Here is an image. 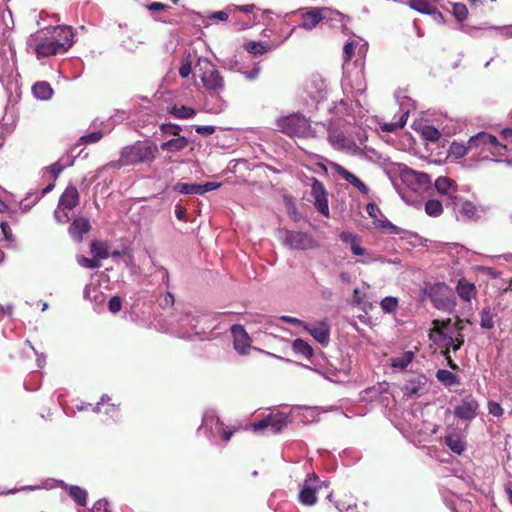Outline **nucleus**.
Returning <instances> with one entry per match:
<instances>
[{
	"mask_svg": "<svg viewBox=\"0 0 512 512\" xmlns=\"http://www.w3.org/2000/svg\"><path fill=\"white\" fill-rule=\"evenodd\" d=\"M189 145V140L184 136H179L163 142L160 149L167 153H178L183 151Z\"/></svg>",
	"mask_w": 512,
	"mask_h": 512,
	"instance_id": "nucleus-21",
	"label": "nucleus"
},
{
	"mask_svg": "<svg viewBox=\"0 0 512 512\" xmlns=\"http://www.w3.org/2000/svg\"><path fill=\"white\" fill-rule=\"evenodd\" d=\"M496 313H493L489 307L483 308L480 312V326L483 329L491 330L494 328V317Z\"/></svg>",
	"mask_w": 512,
	"mask_h": 512,
	"instance_id": "nucleus-31",
	"label": "nucleus"
},
{
	"mask_svg": "<svg viewBox=\"0 0 512 512\" xmlns=\"http://www.w3.org/2000/svg\"><path fill=\"white\" fill-rule=\"evenodd\" d=\"M174 191L185 195H201L200 184L178 182L173 187Z\"/></svg>",
	"mask_w": 512,
	"mask_h": 512,
	"instance_id": "nucleus-30",
	"label": "nucleus"
},
{
	"mask_svg": "<svg viewBox=\"0 0 512 512\" xmlns=\"http://www.w3.org/2000/svg\"><path fill=\"white\" fill-rule=\"evenodd\" d=\"M356 44L357 43L355 41H349L344 45L343 58L345 62H349L352 59L355 52Z\"/></svg>",
	"mask_w": 512,
	"mask_h": 512,
	"instance_id": "nucleus-47",
	"label": "nucleus"
},
{
	"mask_svg": "<svg viewBox=\"0 0 512 512\" xmlns=\"http://www.w3.org/2000/svg\"><path fill=\"white\" fill-rule=\"evenodd\" d=\"M452 320L450 318L445 320L435 319L432 321V328L429 332V338L436 342L434 335H438L440 340L443 342L444 347H449L454 352L458 351L464 344V335L462 332H457L456 336L453 337L448 335L445 330L449 327Z\"/></svg>",
	"mask_w": 512,
	"mask_h": 512,
	"instance_id": "nucleus-5",
	"label": "nucleus"
},
{
	"mask_svg": "<svg viewBox=\"0 0 512 512\" xmlns=\"http://www.w3.org/2000/svg\"><path fill=\"white\" fill-rule=\"evenodd\" d=\"M442 354L444 355L445 359L447 360V363H448L449 367L452 370H458L459 369V366L452 360V358L450 356V349H449V347H444V350H442Z\"/></svg>",
	"mask_w": 512,
	"mask_h": 512,
	"instance_id": "nucleus-59",
	"label": "nucleus"
},
{
	"mask_svg": "<svg viewBox=\"0 0 512 512\" xmlns=\"http://www.w3.org/2000/svg\"><path fill=\"white\" fill-rule=\"evenodd\" d=\"M49 170L53 176L54 179H57L58 176L62 173V171L64 170V165H62L60 162H55L53 163L50 167H49Z\"/></svg>",
	"mask_w": 512,
	"mask_h": 512,
	"instance_id": "nucleus-56",
	"label": "nucleus"
},
{
	"mask_svg": "<svg viewBox=\"0 0 512 512\" xmlns=\"http://www.w3.org/2000/svg\"><path fill=\"white\" fill-rule=\"evenodd\" d=\"M80 203V194L74 185H68L61 194L58 203V209L73 210Z\"/></svg>",
	"mask_w": 512,
	"mask_h": 512,
	"instance_id": "nucleus-16",
	"label": "nucleus"
},
{
	"mask_svg": "<svg viewBox=\"0 0 512 512\" xmlns=\"http://www.w3.org/2000/svg\"><path fill=\"white\" fill-rule=\"evenodd\" d=\"M421 136L427 141L437 142L441 137V133L436 127L425 125L421 128Z\"/></svg>",
	"mask_w": 512,
	"mask_h": 512,
	"instance_id": "nucleus-36",
	"label": "nucleus"
},
{
	"mask_svg": "<svg viewBox=\"0 0 512 512\" xmlns=\"http://www.w3.org/2000/svg\"><path fill=\"white\" fill-rule=\"evenodd\" d=\"M108 506V502L105 499H101L95 502L90 512H110Z\"/></svg>",
	"mask_w": 512,
	"mask_h": 512,
	"instance_id": "nucleus-51",
	"label": "nucleus"
},
{
	"mask_svg": "<svg viewBox=\"0 0 512 512\" xmlns=\"http://www.w3.org/2000/svg\"><path fill=\"white\" fill-rule=\"evenodd\" d=\"M216 425L217 429L222 433V439L225 442H228L236 431V429H226L224 423L219 418L216 419Z\"/></svg>",
	"mask_w": 512,
	"mask_h": 512,
	"instance_id": "nucleus-45",
	"label": "nucleus"
},
{
	"mask_svg": "<svg viewBox=\"0 0 512 512\" xmlns=\"http://www.w3.org/2000/svg\"><path fill=\"white\" fill-rule=\"evenodd\" d=\"M287 423V416L282 412H278L275 414H269L260 421L253 423L252 427L254 431H262L270 428L273 434H277L287 426Z\"/></svg>",
	"mask_w": 512,
	"mask_h": 512,
	"instance_id": "nucleus-12",
	"label": "nucleus"
},
{
	"mask_svg": "<svg viewBox=\"0 0 512 512\" xmlns=\"http://www.w3.org/2000/svg\"><path fill=\"white\" fill-rule=\"evenodd\" d=\"M214 126H196L195 131L202 136H210L215 132Z\"/></svg>",
	"mask_w": 512,
	"mask_h": 512,
	"instance_id": "nucleus-55",
	"label": "nucleus"
},
{
	"mask_svg": "<svg viewBox=\"0 0 512 512\" xmlns=\"http://www.w3.org/2000/svg\"><path fill=\"white\" fill-rule=\"evenodd\" d=\"M470 148L480 149L479 155L489 152L491 155H499L501 147L497 138L487 132H480L469 139Z\"/></svg>",
	"mask_w": 512,
	"mask_h": 512,
	"instance_id": "nucleus-8",
	"label": "nucleus"
},
{
	"mask_svg": "<svg viewBox=\"0 0 512 512\" xmlns=\"http://www.w3.org/2000/svg\"><path fill=\"white\" fill-rule=\"evenodd\" d=\"M192 70L191 62H186L181 65L179 68V74L181 77L186 78L190 75Z\"/></svg>",
	"mask_w": 512,
	"mask_h": 512,
	"instance_id": "nucleus-62",
	"label": "nucleus"
},
{
	"mask_svg": "<svg viewBox=\"0 0 512 512\" xmlns=\"http://www.w3.org/2000/svg\"><path fill=\"white\" fill-rule=\"evenodd\" d=\"M427 382L428 379L425 375H417L406 382L404 392L406 395H418L422 392Z\"/></svg>",
	"mask_w": 512,
	"mask_h": 512,
	"instance_id": "nucleus-20",
	"label": "nucleus"
},
{
	"mask_svg": "<svg viewBox=\"0 0 512 512\" xmlns=\"http://www.w3.org/2000/svg\"><path fill=\"white\" fill-rule=\"evenodd\" d=\"M197 66L203 71L201 81L208 90L219 92L224 87L223 77L207 58H199Z\"/></svg>",
	"mask_w": 512,
	"mask_h": 512,
	"instance_id": "nucleus-7",
	"label": "nucleus"
},
{
	"mask_svg": "<svg viewBox=\"0 0 512 512\" xmlns=\"http://www.w3.org/2000/svg\"><path fill=\"white\" fill-rule=\"evenodd\" d=\"M65 211L66 210L57 208V210H55V212H54V217H55L56 221L60 224H65L70 220L69 215Z\"/></svg>",
	"mask_w": 512,
	"mask_h": 512,
	"instance_id": "nucleus-52",
	"label": "nucleus"
},
{
	"mask_svg": "<svg viewBox=\"0 0 512 512\" xmlns=\"http://www.w3.org/2000/svg\"><path fill=\"white\" fill-rule=\"evenodd\" d=\"M413 358L414 353L412 351H406L402 356L392 358L391 366L400 370H405L412 362Z\"/></svg>",
	"mask_w": 512,
	"mask_h": 512,
	"instance_id": "nucleus-32",
	"label": "nucleus"
},
{
	"mask_svg": "<svg viewBox=\"0 0 512 512\" xmlns=\"http://www.w3.org/2000/svg\"><path fill=\"white\" fill-rule=\"evenodd\" d=\"M29 47L33 50L38 59L62 54L50 36L49 30L42 28L31 34L28 40Z\"/></svg>",
	"mask_w": 512,
	"mask_h": 512,
	"instance_id": "nucleus-4",
	"label": "nucleus"
},
{
	"mask_svg": "<svg viewBox=\"0 0 512 512\" xmlns=\"http://www.w3.org/2000/svg\"><path fill=\"white\" fill-rule=\"evenodd\" d=\"M256 9V6L254 4H247V5H233V10L243 13H253Z\"/></svg>",
	"mask_w": 512,
	"mask_h": 512,
	"instance_id": "nucleus-60",
	"label": "nucleus"
},
{
	"mask_svg": "<svg viewBox=\"0 0 512 512\" xmlns=\"http://www.w3.org/2000/svg\"><path fill=\"white\" fill-rule=\"evenodd\" d=\"M77 262L80 266L88 269H97L101 266L100 262L97 259H90L83 255H79L77 257Z\"/></svg>",
	"mask_w": 512,
	"mask_h": 512,
	"instance_id": "nucleus-43",
	"label": "nucleus"
},
{
	"mask_svg": "<svg viewBox=\"0 0 512 512\" xmlns=\"http://www.w3.org/2000/svg\"><path fill=\"white\" fill-rule=\"evenodd\" d=\"M380 306L386 313H392L398 306V300L395 297L388 296L382 299Z\"/></svg>",
	"mask_w": 512,
	"mask_h": 512,
	"instance_id": "nucleus-42",
	"label": "nucleus"
},
{
	"mask_svg": "<svg viewBox=\"0 0 512 512\" xmlns=\"http://www.w3.org/2000/svg\"><path fill=\"white\" fill-rule=\"evenodd\" d=\"M453 14L458 21H463L466 19L468 14L467 7L462 3H454Z\"/></svg>",
	"mask_w": 512,
	"mask_h": 512,
	"instance_id": "nucleus-44",
	"label": "nucleus"
},
{
	"mask_svg": "<svg viewBox=\"0 0 512 512\" xmlns=\"http://www.w3.org/2000/svg\"><path fill=\"white\" fill-rule=\"evenodd\" d=\"M147 9L151 12H162L169 8L168 5L160 3V2H153L146 6Z\"/></svg>",
	"mask_w": 512,
	"mask_h": 512,
	"instance_id": "nucleus-57",
	"label": "nucleus"
},
{
	"mask_svg": "<svg viewBox=\"0 0 512 512\" xmlns=\"http://www.w3.org/2000/svg\"><path fill=\"white\" fill-rule=\"evenodd\" d=\"M0 228H1V231L5 237L6 240L8 241H11L12 239V232H11V229H10V226L7 222H1L0 223Z\"/></svg>",
	"mask_w": 512,
	"mask_h": 512,
	"instance_id": "nucleus-61",
	"label": "nucleus"
},
{
	"mask_svg": "<svg viewBox=\"0 0 512 512\" xmlns=\"http://www.w3.org/2000/svg\"><path fill=\"white\" fill-rule=\"evenodd\" d=\"M337 509L339 511H344V512H354V509L356 508V505H352V504H347L344 502V501H339L336 505Z\"/></svg>",
	"mask_w": 512,
	"mask_h": 512,
	"instance_id": "nucleus-64",
	"label": "nucleus"
},
{
	"mask_svg": "<svg viewBox=\"0 0 512 512\" xmlns=\"http://www.w3.org/2000/svg\"><path fill=\"white\" fill-rule=\"evenodd\" d=\"M160 131L163 135L166 136H175L179 137L182 131V128L178 124L174 123H163L160 125Z\"/></svg>",
	"mask_w": 512,
	"mask_h": 512,
	"instance_id": "nucleus-41",
	"label": "nucleus"
},
{
	"mask_svg": "<svg viewBox=\"0 0 512 512\" xmlns=\"http://www.w3.org/2000/svg\"><path fill=\"white\" fill-rule=\"evenodd\" d=\"M158 151L159 148L153 141H136L123 147L119 159L109 162L107 167L120 169L142 163L150 164L156 159Z\"/></svg>",
	"mask_w": 512,
	"mask_h": 512,
	"instance_id": "nucleus-1",
	"label": "nucleus"
},
{
	"mask_svg": "<svg viewBox=\"0 0 512 512\" xmlns=\"http://www.w3.org/2000/svg\"><path fill=\"white\" fill-rule=\"evenodd\" d=\"M311 195L314 198L316 210L325 217H329L328 192L324 184L315 177L311 178Z\"/></svg>",
	"mask_w": 512,
	"mask_h": 512,
	"instance_id": "nucleus-11",
	"label": "nucleus"
},
{
	"mask_svg": "<svg viewBox=\"0 0 512 512\" xmlns=\"http://www.w3.org/2000/svg\"><path fill=\"white\" fill-rule=\"evenodd\" d=\"M50 36L62 53L67 52L74 43V32L70 26H48Z\"/></svg>",
	"mask_w": 512,
	"mask_h": 512,
	"instance_id": "nucleus-10",
	"label": "nucleus"
},
{
	"mask_svg": "<svg viewBox=\"0 0 512 512\" xmlns=\"http://www.w3.org/2000/svg\"><path fill=\"white\" fill-rule=\"evenodd\" d=\"M455 291L459 298L465 303H470L476 298L478 293L475 284L468 281L466 278H460L458 280Z\"/></svg>",
	"mask_w": 512,
	"mask_h": 512,
	"instance_id": "nucleus-17",
	"label": "nucleus"
},
{
	"mask_svg": "<svg viewBox=\"0 0 512 512\" xmlns=\"http://www.w3.org/2000/svg\"><path fill=\"white\" fill-rule=\"evenodd\" d=\"M488 410H489L490 414H492L493 416H496V417H500L504 413V410L501 407V405L494 401H490L488 403Z\"/></svg>",
	"mask_w": 512,
	"mask_h": 512,
	"instance_id": "nucleus-50",
	"label": "nucleus"
},
{
	"mask_svg": "<svg viewBox=\"0 0 512 512\" xmlns=\"http://www.w3.org/2000/svg\"><path fill=\"white\" fill-rule=\"evenodd\" d=\"M377 226L388 230L392 234H399L401 232V229L399 227H397L396 225H394L392 222H390L387 219L378 220Z\"/></svg>",
	"mask_w": 512,
	"mask_h": 512,
	"instance_id": "nucleus-48",
	"label": "nucleus"
},
{
	"mask_svg": "<svg viewBox=\"0 0 512 512\" xmlns=\"http://www.w3.org/2000/svg\"><path fill=\"white\" fill-rule=\"evenodd\" d=\"M69 496L80 506H85L87 501V492L79 486H70Z\"/></svg>",
	"mask_w": 512,
	"mask_h": 512,
	"instance_id": "nucleus-33",
	"label": "nucleus"
},
{
	"mask_svg": "<svg viewBox=\"0 0 512 512\" xmlns=\"http://www.w3.org/2000/svg\"><path fill=\"white\" fill-rule=\"evenodd\" d=\"M425 212L431 217L440 216L443 212L442 203L436 199H430L425 203Z\"/></svg>",
	"mask_w": 512,
	"mask_h": 512,
	"instance_id": "nucleus-37",
	"label": "nucleus"
},
{
	"mask_svg": "<svg viewBox=\"0 0 512 512\" xmlns=\"http://www.w3.org/2000/svg\"><path fill=\"white\" fill-rule=\"evenodd\" d=\"M247 52L255 55H263L269 50V46L263 42L249 41L244 45Z\"/></svg>",
	"mask_w": 512,
	"mask_h": 512,
	"instance_id": "nucleus-39",
	"label": "nucleus"
},
{
	"mask_svg": "<svg viewBox=\"0 0 512 512\" xmlns=\"http://www.w3.org/2000/svg\"><path fill=\"white\" fill-rule=\"evenodd\" d=\"M331 20V21H339L342 24L343 32H348V28L346 27V22L349 20L347 16L340 13L339 11L332 10L326 7L323 8H313L302 15V27L306 30H312L315 28L322 20Z\"/></svg>",
	"mask_w": 512,
	"mask_h": 512,
	"instance_id": "nucleus-3",
	"label": "nucleus"
},
{
	"mask_svg": "<svg viewBox=\"0 0 512 512\" xmlns=\"http://www.w3.org/2000/svg\"><path fill=\"white\" fill-rule=\"evenodd\" d=\"M168 113L178 119H189L196 115V110L187 106L174 105L168 110Z\"/></svg>",
	"mask_w": 512,
	"mask_h": 512,
	"instance_id": "nucleus-29",
	"label": "nucleus"
},
{
	"mask_svg": "<svg viewBox=\"0 0 512 512\" xmlns=\"http://www.w3.org/2000/svg\"><path fill=\"white\" fill-rule=\"evenodd\" d=\"M292 349L296 354L309 359L313 356V348L303 339L297 338L292 343Z\"/></svg>",
	"mask_w": 512,
	"mask_h": 512,
	"instance_id": "nucleus-27",
	"label": "nucleus"
},
{
	"mask_svg": "<svg viewBox=\"0 0 512 512\" xmlns=\"http://www.w3.org/2000/svg\"><path fill=\"white\" fill-rule=\"evenodd\" d=\"M351 252L358 256L367 255L366 250L360 245V238L351 244Z\"/></svg>",
	"mask_w": 512,
	"mask_h": 512,
	"instance_id": "nucleus-54",
	"label": "nucleus"
},
{
	"mask_svg": "<svg viewBox=\"0 0 512 512\" xmlns=\"http://www.w3.org/2000/svg\"><path fill=\"white\" fill-rule=\"evenodd\" d=\"M437 379L446 386H452L458 383L457 376L449 370L440 369L436 373Z\"/></svg>",
	"mask_w": 512,
	"mask_h": 512,
	"instance_id": "nucleus-40",
	"label": "nucleus"
},
{
	"mask_svg": "<svg viewBox=\"0 0 512 512\" xmlns=\"http://www.w3.org/2000/svg\"><path fill=\"white\" fill-rule=\"evenodd\" d=\"M340 239L345 242V243H350L352 244L353 242H355L357 239H359V237L357 235H354L352 233H348V232H342L340 234Z\"/></svg>",
	"mask_w": 512,
	"mask_h": 512,
	"instance_id": "nucleus-63",
	"label": "nucleus"
},
{
	"mask_svg": "<svg viewBox=\"0 0 512 512\" xmlns=\"http://www.w3.org/2000/svg\"><path fill=\"white\" fill-rule=\"evenodd\" d=\"M477 408L476 401H463L461 405L455 407L454 414L459 419L471 420L475 417Z\"/></svg>",
	"mask_w": 512,
	"mask_h": 512,
	"instance_id": "nucleus-19",
	"label": "nucleus"
},
{
	"mask_svg": "<svg viewBox=\"0 0 512 512\" xmlns=\"http://www.w3.org/2000/svg\"><path fill=\"white\" fill-rule=\"evenodd\" d=\"M435 188L439 193L445 195H451L457 191L455 182L448 177H438L435 180Z\"/></svg>",
	"mask_w": 512,
	"mask_h": 512,
	"instance_id": "nucleus-26",
	"label": "nucleus"
},
{
	"mask_svg": "<svg viewBox=\"0 0 512 512\" xmlns=\"http://www.w3.org/2000/svg\"><path fill=\"white\" fill-rule=\"evenodd\" d=\"M102 137L103 133L101 131H95L82 136L80 138V142L82 144H92L98 142Z\"/></svg>",
	"mask_w": 512,
	"mask_h": 512,
	"instance_id": "nucleus-46",
	"label": "nucleus"
},
{
	"mask_svg": "<svg viewBox=\"0 0 512 512\" xmlns=\"http://www.w3.org/2000/svg\"><path fill=\"white\" fill-rule=\"evenodd\" d=\"M90 252L98 261L110 257L108 244L104 241L93 240L90 244Z\"/></svg>",
	"mask_w": 512,
	"mask_h": 512,
	"instance_id": "nucleus-25",
	"label": "nucleus"
},
{
	"mask_svg": "<svg viewBox=\"0 0 512 512\" xmlns=\"http://www.w3.org/2000/svg\"><path fill=\"white\" fill-rule=\"evenodd\" d=\"M428 297L438 310L452 311L457 304L452 289L444 282H438L431 286Z\"/></svg>",
	"mask_w": 512,
	"mask_h": 512,
	"instance_id": "nucleus-6",
	"label": "nucleus"
},
{
	"mask_svg": "<svg viewBox=\"0 0 512 512\" xmlns=\"http://www.w3.org/2000/svg\"><path fill=\"white\" fill-rule=\"evenodd\" d=\"M470 150H472V148H470L469 142L467 143V145H463L458 142H452L449 146L448 152L451 156L455 157L456 159H459L464 157Z\"/></svg>",
	"mask_w": 512,
	"mask_h": 512,
	"instance_id": "nucleus-34",
	"label": "nucleus"
},
{
	"mask_svg": "<svg viewBox=\"0 0 512 512\" xmlns=\"http://www.w3.org/2000/svg\"><path fill=\"white\" fill-rule=\"evenodd\" d=\"M122 299L119 296H113L108 302V309L111 313L115 314L121 310Z\"/></svg>",
	"mask_w": 512,
	"mask_h": 512,
	"instance_id": "nucleus-49",
	"label": "nucleus"
},
{
	"mask_svg": "<svg viewBox=\"0 0 512 512\" xmlns=\"http://www.w3.org/2000/svg\"><path fill=\"white\" fill-rule=\"evenodd\" d=\"M478 210L475 204L470 201L462 203L460 214L468 220H475L478 218Z\"/></svg>",
	"mask_w": 512,
	"mask_h": 512,
	"instance_id": "nucleus-38",
	"label": "nucleus"
},
{
	"mask_svg": "<svg viewBox=\"0 0 512 512\" xmlns=\"http://www.w3.org/2000/svg\"><path fill=\"white\" fill-rule=\"evenodd\" d=\"M91 229V224L87 218H75L68 228L70 236L78 243L83 241L84 234L88 233Z\"/></svg>",
	"mask_w": 512,
	"mask_h": 512,
	"instance_id": "nucleus-18",
	"label": "nucleus"
},
{
	"mask_svg": "<svg viewBox=\"0 0 512 512\" xmlns=\"http://www.w3.org/2000/svg\"><path fill=\"white\" fill-rule=\"evenodd\" d=\"M231 332L234 338V348L235 350L241 354L245 355L251 348L250 345V337L248 336L244 327L240 324H235L231 328Z\"/></svg>",
	"mask_w": 512,
	"mask_h": 512,
	"instance_id": "nucleus-15",
	"label": "nucleus"
},
{
	"mask_svg": "<svg viewBox=\"0 0 512 512\" xmlns=\"http://www.w3.org/2000/svg\"><path fill=\"white\" fill-rule=\"evenodd\" d=\"M329 165L335 171V173H337L342 179L347 181L350 185L358 189L362 194L366 195L369 193V187L355 174L351 173L345 167L336 162H330Z\"/></svg>",
	"mask_w": 512,
	"mask_h": 512,
	"instance_id": "nucleus-14",
	"label": "nucleus"
},
{
	"mask_svg": "<svg viewBox=\"0 0 512 512\" xmlns=\"http://www.w3.org/2000/svg\"><path fill=\"white\" fill-rule=\"evenodd\" d=\"M407 117H408V113H405V114L401 115L399 121H397V122L382 123V124H380V129L383 132H389V133L395 132L398 129H402L407 122Z\"/></svg>",
	"mask_w": 512,
	"mask_h": 512,
	"instance_id": "nucleus-35",
	"label": "nucleus"
},
{
	"mask_svg": "<svg viewBox=\"0 0 512 512\" xmlns=\"http://www.w3.org/2000/svg\"><path fill=\"white\" fill-rule=\"evenodd\" d=\"M32 93L38 99L48 100L53 95V89L48 82L39 81L33 85Z\"/></svg>",
	"mask_w": 512,
	"mask_h": 512,
	"instance_id": "nucleus-24",
	"label": "nucleus"
},
{
	"mask_svg": "<svg viewBox=\"0 0 512 512\" xmlns=\"http://www.w3.org/2000/svg\"><path fill=\"white\" fill-rule=\"evenodd\" d=\"M285 244L291 249L296 250H308L317 246V243L310 235L298 231H287Z\"/></svg>",
	"mask_w": 512,
	"mask_h": 512,
	"instance_id": "nucleus-13",
	"label": "nucleus"
},
{
	"mask_svg": "<svg viewBox=\"0 0 512 512\" xmlns=\"http://www.w3.org/2000/svg\"><path fill=\"white\" fill-rule=\"evenodd\" d=\"M304 328L313 336V338L320 344H326L329 341L330 329L326 323H321L317 327L309 328L307 325Z\"/></svg>",
	"mask_w": 512,
	"mask_h": 512,
	"instance_id": "nucleus-22",
	"label": "nucleus"
},
{
	"mask_svg": "<svg viewBox=\"0 0 512 512\" xmlns=\"http://www.w3.org/2000/svg\"><path fill=\"white\" fill-rule=\"evenodd\" d=\"M322 484L319 478L315 475H309L303 485L301 486L299 492V502L305 506H312L317 502L316 494L321 490Z\"/></svg>",
	"mask_w": 512,
	"mask_h": 512,
	"instance_id": "nucleus-9",
	"label": "nucleus"
},
{
	"mask_svg": "<svg viewBox=\"0 0 512 512\" xmlns=\"http://www.w3.org/2000/svg\"><path fill=\"white\" fill-rule=\"evenodd\" d=\"M228 18H229V14L226 11H217V12L212 13L209 16L210 20L222 21V22L227 21Z\"/></svg>",
	"mask_w": 512,
	"mask_h": 512,
	"instance_id": "nucleus-58",
	"label": "nucleus"
},
{
	"mask_svg": "<svg viewBox=\"0 0 512 512\" xmlns=\"http://www.w3.org/2000/svg\"><path fill=\"white\" fill-rule=\"evenodd\" d=\"M275 130L289 137L307 138L313 135L310 121L299 113L278 118Z\"/></svg>",
	"mask_w": 512,
	"mask_h": 512,
	"instance_id": "nucleus-2",
	"label": "nucleus"
},
{
	"mask_svg": "<svg viewBox=\"0 0 512 512\" xmlns=\"http://www.w3.org/2000/svg\"><path fill=\"white\" fill-rule=\"evenodd\" d=\"M445 444L454 453L460 455L465 450V442L458 435H447L444 438Z\"/></svg>",
	"mask_w": 512,
	"mask_h": 512,
	"instance_id": "nucleus-28",
	"label": "nucleus"
},
{
	"mask_svg": "<svg viewBox=\"0 0 512 512\" xmlns=\"http://www.w3.org/2000/svg\"><path fill=\"white\" fill-rule=\"evenodd\" d=\"M220 186H221V183H217V182H206L204 184H200L201 195L205 194L206 192L216 190Z\"/></svg>",
	"mask_w": 512,
	"mask_h": 512,
	"instance_id": "nucleus-53",
	"label": "nucleus"
},
{
	"mask_svg": "<svg viewBox=\"0 0 512 512\" xmlns=\"http://www.w3.org/2000/svg\"><path fill=\"white\" fill-rule=\"evenodd\" d=\"M408 6L411 9L422 14L432 15L438 13L439 15H441L430 0H410L408 2Z\"/></svg>",
	"mask_w": 512,
	"mask_h": 512,
	"instance_id": "nucleus-23",
	"label": "nucleus"
}]
</instances>
